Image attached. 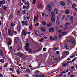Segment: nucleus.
Wrapping results in <instances>:
<instances>
[{
    "instance_id": "obj_1",
    "label": "nucleus",
    "mask_w": 77,
    "mask_h": 77,
    "mask_svg": "<svg viewBox=\"0 0 77 77\" xmlns=\"http://www.w3.org/2000/svg\"><path fill=\"white\" fill-rule=\"evenodd\" d=\"M29 43H27L25 46V49L29 53H30L32 51V50L29 49Z\"/></svg>"
},
{
    "instance_id": "obj_2",
    "label": "nucleus",
    "mask_w": 77,
    "mask_h": 77,
    "mask_svg": "<svg viewBox=\"0 0 77 77\" xmlns=\"http://www.w3.org/2000/svg\"><path fill=\"white\" fill-rule=\"evenodd\" d=\"M5 2H6L5 1H0V8L2 6H3V5H5Z\"/></svg>"
},
{
    "instance_id": "obj_3",
    "label": "nucleus",
    "mask_w": 77,
    "mask_h": 77,
    "mask_svg": "<svg viewBox=\"0 0 77 77\" xmlns=\"http://www.w3.org/2000/svg\"><path fill=\"white\" fill-rule=\"evenodd\" d=\"M54 30V28L52 27L50 28L49 29V31L51 33H52V32H53Z\"/></svg>"
},
{
    "instance_id": "obj_4",
    "label": "nucleus",
    "mask_w": 77,
    "mask_h": 77,
    "mask_svg": "<svg viewBox=\"0 0 77 77\" xmlns=\"http://www.w3.org/2000/svg\"><path fill=\"white\" fill-rule=\"evenodd\" d=\"M26 30H27L26 28L23 29V35H27V34L26 33Z\"/></svg>"
},
{
    "instance_id": "obj_5",
    "label": "nucleus",
    "mask_w": 77,
    "mask_h": 77,
    "mask_svg": "<svg viewBox=\"0 0 77 77\" xmlns=\"http://www.w3.org/2000/svg\"><path fill=\"white\" fill-rule=\"evenodd\" d=\"M36 20L38 21V16H37V17L36 16H35L34 18V22L35 23L36 22Z\"/></svg>"
},
{
    "instance_id": "obj_6",
    "label": "nucleus",
    "mask_w": 77,
    "mask_h": 77,
    "mask_svg": "<svg viewBox=\"0 0 77 77\" xmlns=\"http://www.w3.org/2000/svg\"><path fill=\"white\" fill-rule=\"evenodd\" d=\"M52 26V23L51 22L49 23L46 25V27H50L51 26Z\"/></svg>"
},
{
    "instance_id": "obj_7",
    "label": "nucleus",
    "mask_w": 77,
    "mask_h": 77,
    "mask_svg": "<svg viewBox=\"0 0 77 77\" xmlns=\"http://www.w3.org/2000/svg\"><path fill=\"white\" fill-rule=\"evenodd\" d=\"M51 5L50 4H48V12H51Z\"/></svg>"
},
{
    "instance_id": "obj_8",
    "label": "nucleus",
    "mask_w": 77,
    "mask_h": 77,
    "mask_svg": "<svg viewBox=\"0 0 77 77\" xmlns=\"http://www.w3.org/2000/svg\"><path fill=\"white\" fill-rule=\"evenodd\" d=\"M40 29L41 31H42V32H44L46 31V29H45L44 27H42L40 28Z\"/></svg>"
},
{
    "instance_id": "obj_9",
    "label": "nucleus",
    "mask_w": 77,
    "mask_h": 77,
    "mask_svg": "<svg viewBox=\"0 0 77 77\" xmlns=\"http://www.w3.org/2000/svg\"><path fill=\"white\" fill-rule=\"evenodd\" d=\"M67 2L68 5H72L71 1L70 0H67Z\"/></svg>"
},
{
    "instance_id": "obj_10",
    "label": "nucleus",
    "mask_w": 77,
    "mask_h": 77,
    "mask_svg": "<svg viewBox=\"0 0 77 77\" xmlns=\"http://www.w3.org/2000/svg\"><path fill=\"white\" fill-rule=\"evenodd\" d=\"M60 5H62V6H65V3L64 2L60 1Z\"/></svg>"
},
{
    "instance_id": "obj_11",
    "label": "nucleus",
    "mask_w": 77,
    "mask_h": 77,
    "mask_svg": "<svg viewBox=\"0 0 77 77\" xmlns=\"http://www.w3.org/2000/svg\"><path fill=\"white\" fill-rule=\"evenodd\" d=\"M30 8V6H28L27 7H26V6H23V9H28L29 8Z\"/></svg>"
},
{
    "instance_id": "obj_12",
    "label": "nucleus",
    "mask_w": 77,
    "mask_h": 77,
    "mask_svg": "<svg viewBox=\"0 0 77 77\" xmlns=\"http://www.w3.org/2000/svg\"><path fill=\"white\" fill-rule=\"evenodd\" d=\"M34 33L35 34V36H38V34H37V31L36 29H35L34 30Z\"/></svg>"
},
{
    "instance_id": "obj_13",
    "label": "nucleus",
    "mask_w": 77,
    "mask_h": 77,
    "mask_svg": "<svg viewBox=\"0 0 77 77\" xmlns=\"http://www.w3.org/2000/svg\"><path fill=\"white\" fill-rule=\"evenodd\" d=\"M39 35L40 36V37H42V38L44 37L45 35L42 33H40L39 34Z\"/></svg>"
},
{
    "instance_id": "obj_14",
    "label": "nucleus",
    "mask_w": 77,
    "mask_h": 77,
    "mask_svg": "<svg viewBox=\"0 0 77 77\" xmlns=\"http://www.w3.org/2000/svg\"><path fill=\"white\" fill-rule=\"evenodd\" d=\"M65 13L66 14H69V12L68 9L66 10Z\"/></svg>"
},
{
    "instance_id": "obj_15",
    "label": "nucleus",
    "mask_w": 77,
    "mask_h": 77,
    "mask_svg": "<svg viewBox=\"0 0 77 77\" xmlns=\"http://www.w3.org/2000/svg\"><path fill=\"white\" fill-rule=\"evenodd\" d=\"M51 20L52 22H54L55 21V18L54 17H51Z\"/></svg>"
},
{
    "instance_id": "obj_16",
    "label": "nucleus",
    "mask_w": 77,
    "mask_h": 77,
    "mask_svg": "<svg viewBox=\"0 0 77 77\" xmlns=\"http://www.w3.org/2000/svg\"><path fill=\"white\" fill-rule=\"evenodd\" d=\"M63 66H65L67 65V63L66 62H64L62 64Z\"/></svg>"
},
{
    "instance_id": "obj_17",
    "label": "nucleus",
    "mask_w": 77,
    "mask_h": 77,
    "mask_svg": "<svg viewBox=\"0 0 77 77\" xmlns=\"http://www.w3.org/2000/svg\"><path fill=\"white\" fill-rule=\"evenodd\" d=\"M11 44H12V39H10L9 40L8 42L9 46L10 45H11Z\"/></svg>"
},
{
    "instance_id": "obj_18",
    "label": "nucleus",
    "mask_w": 77,
    "mask_h": 77,
    "mask_svg": "<svg viewBox=\"0 0 77 77\" xmlns=\"http://www.w3.org/2000/svg\"><path fill=\"white\" fill-rule=\"evenodd\" d=\"M54 12L56 14H58V11H57V9H55L54 10Z\"/></svg>"
},
{
    "instance_id": "obj_19",
    "label": "nucleus",
    "mask_w": 77,
    "mask_h": 77,
    "mask_svg": "<svg viewBox=\"0 0 77 77\" xmlns=\"http://www.w3.org/2000/svg\"><path fill=\"white\" fill-rule=\"evenodd\" d=\"M76 6H77V5L76 4H73L72 5V9H74L75 7H76Z\"/></svg>"
},
{
    "instance_id": "obj_20",
    "label": "nucleus",
    "mask_w": 77,
    "mask_h": 77,
    "mask_svg": "<svg viewBox=\"0 0 77 77\" xmlns=\"http://www.w3.org/2000/svg\"><path fill=\"white\" fill-rule=\"evenodd\" d=\"M64 52L65 54H66V55H68L69 54V52L68 51H64Z\"/></svg>"
},
{
    "instance_id": "obj_21",
    "label": "nucleus",
    "mask_w": 77,
    "mask_h": 77,
    "mask_svg": "<svg viewBox=\"0 0 77 77\" xmlns=\"http://www.w3.org/2000/svg\"><path fill=\"white\" fill-rule=\"evenodd\" d=\"M42 24H43V26H45V25H46V23L44 21H43V20L42 21Z\"/></svg>"
},
{
    "instance_id": "obj_22",
    "label": "nucleus",
    "mask_w": 77,
    "mask_h": 77,
    "mask_svg": "<svg viewBox=\"0 0 77 77\" xmlns=\"http://www.w3.org/2000/svg\"><path fill=\"white\" fill-rule=\"evenodd\" d=\"M51 15L52 16L51 17H54L55 16V14H54V12L53 11L51 12Z\"/></svg>"
},
{
    "instance_id": "obj_23",
    "label": "nucleus",
    "mask_w": 77,
    "mask_h": 77,
    "mask_svg": "<svg viewBox=\"0 0 77 77\" xmlns=\"http://www.w3.org/2000/svg\"><path fill=\"white\" fill-rule=\"evenodd\" d=\"M37 7L38 8H40V9H41V8H42V5L41 4H38L37 5Z\"/></svg>"
},
{
    "instance_id": "obj_24",
    "label": "nucleus",
    "mask_w": 77,
    "mask_h": 77,
    "mask_svg": "<svg viewBox=\"0 0 77 77\" xmlns=\"http://www.w3.org/2000/svg\"><path fill=\"white\" fill-rule=\"evenodd\" d=\"M51 59L52 60H56V57H51Z\"/></svg>"
},
{
    "instance_id": "obj_25",
    "label": "nucleus",
    "mask_w": 77,
    "mask_h": 77,
    "mask_svg": "<svg viewBox=\"0 0 77 77\" xmlns=\"http://www.w3.org/2000/svg\"><path fill=\"white\" fill-rule=\"evenodd\" d=\"M67 34V32H64L62 33V35H66Z\"/></svg>"
},
{
    "instance_id": "obj_26",
    "label": "nucleus",
    "mask_w": 77,
    "mask_h": 77,
    "mask_svg": "<svg viewBox=\"0 0 77 77\" xmlns=\"http://www.w3.org/2000/svg\"><path fill=\"white\" fill-rule=\"evenodd\" d=\"M72 39L71 38H69L68 39L67 41L69 42H72Z\"/></svg>"
},
{
    "instance_id": "obj_27",
    "label": "nucleus",
    "mask_w": 77,
    "mask_h": 77,
    "mask_svg": "<svg viewBox=\"0 0 77 77\" xmlns=\"http://www.w3.org/2000/svg\"><path fill=\"white\" fill-rule=\"evenodd\" d=\"M36 76L37 77H45V75H37Z\"/></svg>"
},
{
    "instance_id": "obj_28",
    "label": "nucleus",
    "mask_w": 77,
    "mask_h": 77,
    "mask_svg": "<svg viewBox=\"0 0 77 77\" xmlns=\"http://www.w3.org/2000/svg\"><path fill=\"white\" fill-rule=\"evenodd\" d=\"M56 39H57V37L56 36H54L53 37V40H54V41H56Z\"/></svg>"
},
{
    "instance_id": "obj_29",
    "label": "nucleus",
    "mask_w": 77,
    "mask_h": 77,
    "mask_svg": "<svg viewBox=\"0 0 77 77\" xmlns=\"http://www.w3.org/2000/svg\"><path fill=\"white\" fill-rule=\"evenodd\" d=\"M72 44H76V42L73 40H72Z\"/></svg>"
},
{
    "instance_id": "obj_30",
    "label": "nucleus",
    "mask_w": 77,
    "mask_h": 77,
    "mask_svg": "<svg viewBox=\"0 0 77 77\" xmlns=\"http://www.w3.org/2000/svg\"><path fill=\"white\" fill-rule=\"evenodd\" d=\"M66 62L67 63V65L68 64H69V63H71L72 62V61H66Z\"/></svg>"
},
{
    "instance_id": "obj_31",
    "label": "nucleus",
    "mask_w": 77,
    "mask_h": 77,
    "mask_svg": "<svg viewBox=\"0 0 77 77\" xmlns=\"http://www.w3.org/2000/svg\"><path fill=\"white\" fill-rule=\"evenodd\" d=\"M15 41L16 43H17V42H18V39L17 38H15Z\"/></svg>"
},
{
    "instance_id": "obj_32",
    "label": "nucleus",
    "mask_w": 77,
    "mask_h": 77,
    "mask_svg": "<svg viewBox=\"0 0 77 77\" xmlns=\"http://www.w3.org/2000/svg\"><path fill=\"white\" fill-rule=\"evenodd\" d=\"M58 50V48H53V50L54 51H56V50Z\"/></svg>"
},
{
    "instance_id": "obj_33",
    "label": "nucleus",
    "mask_w": 77,
    "mask_h": 77,
    "mask_svg": "<svg viewBox=\"0 0 77 77\" xmlns=\"http://www.w3.org/2000/svg\"><path fill=\"white\" fill-rule=\"evenodd\" d=\"M29 23V22H28V21H26L25 22V26H27V25H28V24Z\"/></svg>"
},
{
    "instance_id": "obj_34",
    "label": "nucleus",
    "mask_w": 77,
    "mask_h": 77,
    "mask_svg": "<svg viewBox=\"0 0 77 77\" xmlns=\"http://www.w3.org/2000/svg\"><path fill=\"white\" fill-rule=\"evenodd\" d=\"M5 62V60L3 59H1L0 60V62H1V63H3Z\"/></svg>"
},
{
    "instance_id": "obj_35",
    "label": "nucleus",
    "mask_w": 77,
    "mask_h": 77,
    "mask_svg": "<svg viewBox=\"0 0 77 77\" xmlns=\"http://www.w3.org/2000/svg\"><path fill=\"white\" fill-rule=\"evenodd\" d=\"M65 15H63L62 17V20H64V19H65Z\"/></svg>"
},
{
    "instance_id": "obj_36",
    "label": "nucleus",
    "mask_w": 77,
    "mask_h": 77,
    "mask_svg": "<svg viewBox=\"0 0 77 77\" xmlns=\"http://www.w3.org/2000/svg\"><path fill=\"white\" fill-rule=\"evenodd\" d=\"M8 65V63H6L4 65V68H7V65Z\"/></svg>"
},
{
    "instance_id": "obj_37",
    "label": "nucleus",
    "mask_w": 77,
    "mask_h": 77,
    "mask_svg": "<svg viewBox=\"0 0 77 77\" xmlns=\"http://www.w3.org/2000/svg\"><path fill=\"white\" fill-rule=\"evenodd\" d=\"M21 23L23 26H24V25H25V22H24V21H22L21 22Z\"/></svg>"
},
{
    "instance_id": "obj_38",
    "label": "nucleus",
    "mask_w": 77,
    "mask_h": 77,
    "mask_svg": "<svg viewBox=\"0 0 77 77\" xmlns=\"http://www.w3.org/2000/svg\"><path fill=\"white\" fill-rule=\"evenodd\" d=\"M73 19L74 17L73 16H71L70 17V21H72V20Z\"/></svg>"
},
{
    "instance_id": "obj_39",
    "label": "nucleus",
    "mask_w": 77,
    "mask_h": 77,
    "mask_svg": "<svg viewBox=\"0 0 77 77\" xmlns=\"http://www.w3.org/2000/svg\"><path fill=\"white\" fill-rule=\"evenodd\" d=\"M39 71L38 70H37L36 71H35V74H36L37 75V74H39Z\"/></svg>"
},
{
    "instance_id": "obj_40",
    "label": "nucleus",
    "mask_w": 77,
    "mask_h": 77,
    "mask_svg": "<svg viewBox=\"0 0 77 77\" xmlns=\"http://www.w3.org/2000/svg\"><path fill=\"white\" fill-rule=\"evenodd\" d=\"M11 27H12V28H13V27H14V23H12L11 24V26H10Z\"/></svg>"
},
{
    "instance_id": "obj_41",
    "label": "nucleus",
    "mask_w": 77,
    "mask_h": 77,
    "mask_svg": "<svg viewBox=\"0 0 77 77\" xmlns=\"http://www.w3.org/2000/svg\"><path fill=\"white\" fill-rule=\"evenodd\" d=\"M0 54H3V51L2 50L0 49Z\"/></svg>"
},
{
    "instance_id": "obj_42",
    "label": "nucleus",
    "mask_w": 77,
    "mask_h": 77,
    "mask_svg": "<svg viewBox=\"0 0 77 77\" xmlns=\"http://www.w3.org/2000/svg\"><path fill=\"white\" fill-rule=\"evenodd\" d=\"M64 47L66 49H68V47L66 45H64Z\"/></svg>"
},
{
    "instance_id": "obj_43",
    "label": "nucleus",
    "mask_w": 77,
    "mask_h": 77,
    "mask_svg": "<svg viewBox=\"0 0 77 77\" xmlns=\"http://www.w3.org/2000/svg\"><path fill=\"white\" fill-rule=\"evenodd\" d=\"M0 55L2 56V57L3 58V59H5V56L3 55V54H1Z\"/></svg>"
},
{
    "instance_id": "obj_44",
    "label": "nucleus",
    "mask_w": 77,
    "mask_h": 77,
    "mask_svg": "<svg viewBox=\"0 0 77 77\" xmlns=\"http://www.w3.org/2000/svg\"><path fill=\"white\" fill-rule=\"evenodd\" d=\"M17 29L18 32H20V26H18L17 27Z\"/></svg>"
},
{
    "instance_id": "obj_45",
    "label": "nucleus",
    "mask_w": 77,
    "mask_h": 77,
    "mask_svg": "<svg viewBox=\"0 0 77 77\" xmlns=\"http://www.w3.org/2000/svg\"><path fill=\"white\" fill-rule=\"evenodd\" d=\"M49 38L50 39V40H51V41H53V37H52L51 36H50L49 37Z\"/></svg>"
},
{
    "instance_id": "obj_46",
    "label": "nucleus",
    "mask_w": 77,
    "mask_h": 77,
    "mask_svg": "<svg viewBox=\"0 0 77 77\" xmlns=\"http://www.w3.org/2000/svg\"><path fill=\"white\" fill-rule=\"evenodd\" d=\"M30 30H32L33 29V28L32 27V26H30L29 27Z\"/></svg>"
},
{
    "instance_id": "obj_47",
    "label": "nucleus",
    "mask_w": 77,
    "mask_h": 77,
    "mask_svg": "<svg viewBox=\"0 0 77 77\" xmlns=\"http://www.w3.org/2000/svg\"><path fill=\"white\" fill-rule=\"evenodd\" d=\"M75 56V55H72L70 57V58L71 59H72V58H73V57H74Z\"/></svg>"
},
{
    "instance_id": "obj_48",
    "label": "nucleus",
    "mask_w": 77,
    "mask_h": 77,
    "mask_svg": "<svg viewBox=\"0 0 77 77\" xmlns=\"http://www.w3.org/2000/svg\"><path fill=\"white\" fill-rule=\"evenodd\" d=\"M69 24H70V23H66V24H65L64 25V26H68V25H69Z\"/></svg>"
},
{
    "instance_id": "obj_49",
    "label": "nucleus",
    "mask_w": 77,
    "mask_h": 77,
    "mask_svg": "<svg viewBox=\"0 0 77 77\" xmlns=\"http://www.w3.org/2000/svg\"><path fill=\"white\" fill-rule=\"evenodd\" d=\"M62 31H61V30H59L58 31V33H61Z\"/></svg>"
},
{
    "instance_id": "obj_50",
    "label": "nucleus",
    "mask_w": 77,
    "mask_h": 77,
    "mask_svg": "<svg viewBox=\"0 0 77 77\" xmlns=\"http://www.w3.org/2000/svg\"><path fill=\"white\" fill-rule=\"evenodd\" d=\"M39 25V23H37L35 24V26L36 27H38Z\"/></svg>"
},
{
    "instance_id": "obj_51",
    "label": "nucleus",
    "mask_w": 77,
    "mask_h": 77,
    "mask_svg": "<svg viewBox=\"0 0 77 77\" xmlns=\"http://www.w3.org/2000/svg\"><path fill=\"white\" fill-rule=\"evenodd\" d=\"M47 49H46V48H44L43 49V51H45Z\"/></svg>"
},
{
    "instance_id": "obj_52",
    "label": "nucleus",
    "mask_w": 77,
    "mask_h": 77,
    "mask_svg": "<svg viewBox=\"0 0 77 77\" xmlns=\"http://www.w3.org/2000/svg\"><path fill=\"white\" fill-rule=\"evenodd\" d=\"M56 53L57 54H58V55H59L60 54V53H59V51H56Z\"/></svg>"
},
{
    "instance_id": "obj_53",
    "label": "nucleus",
    "mask_w": 77,
    "mask_h": 77,
    "mask_svg": "<svg viewBox=\"0 0 77 77\" xmlns=\"http://www.w3.org/2000/svg\"><path fill=\"white\" fill-rule=\"evenodd\" d=\"M26 5H27L28 6H29L30 4H29V2L27 1L26 2Z\"/></svg>"
},
{
    "instance_id": "obj_54",
    "label": "nucleus",
    "mask_w": 77,
    "mask_h": 77,
    "mask_svg": "<svg viewBox=\"0 0 77 77\" xmlns=\"http://www.w3.org/2000/svg\"><path fill=\"white\" fill-rule=\"evenodd\" d=\"M26 72H30V69H27L26 71Z\"/></svg>"
},
{
    "instance_id": "obj_55",
    "label": "nucleus",
    "mask_w": 77,
    "mask_h": 77,
    "mask_svg": "<svg viewBox=\"0 0 77 77\" xmlns=\"http://www.w3.org/2000/svg\"><path fill=\"white\" fill-rule=\"evenodd\" d=\"M23 56H23V55H21V54H20V57H21V58L23 57Z\"/></svg>"
},
{
    "instance_id": "obj_56",
    "label": "nucleus",
    "mask_w": 77,
    "mask_h": 77,
    "mask_svg": "<svg viewBox=\"0 0 77 77\" xmlns=\"http://www.w3.org/2000/svg\"><path fill=\"white\" fill-rule=\"evenodd\" d=\"M8 32L9 34H10V33H11V30H10V29L8 30Z\"/></svg>"
},
{
    "instance_id": "obj_57",
    "label": "nucleus",
    "mask_w": 77,
    "mask_h": 77,
    "mask_svg": "<svg viewBox=\"0 0 77 77\" xmlns=\"http://www.w3.org/2000/svg\"><path fill=\"white\" fill-rule=\"evenodd\" d=\"M13 14H11L10 15V18H12V17H13Z\"/></svg>"
},
{
    "instance_id": "obj_58",
    "label": "nucleus",
    "mask_w": 77,
    "mask_h": 77,
    "mask_svg": "<svg viewBox=\"0 0 77 77\" xmlns=\"http://www.w3.org/2000/svg\"><path fill=\"white\" fill-rule=\"evenodd\" d=\"M36 2V0H33V4H35Z\"/></svg>"
},
{
    "instance_id": "obj_59",
    "label": "nucleus",
    "mask_w": 77,
    "mask_h": 77,
    "mask_svg": "<svg viewBox=\"0 0 77 77\" xmlns=\"http://www.w3.org/2000/svg\"><path fill=\"white\" fill-rule=\"evenodd\" d=\"M44 41V40L42 38H41V39L39 40V41L40 42H42Z\"/></svg>"
},
{
    "instance_id": "obj_60",
    "label": "nucleus",
    "mask_w": 77,
    "mask_h": 77,
    "mask_svg": "<svg viewBox=\"0 0 77 77\" xmlns=\"http://www.w3.org/2000/svg\"><path fill=\"white\" fill-rule=\"evenodd\" d=\"M6 9H7V7H5L4 8V10L5 11H6Z\"/></svg>"
},
{
    "instance_id": "obj_61",
    "label": "nucleus",
    "mask_w": 77,
    "mask_h": 77,
    "mask_svg": "<svg viewBox=\"0 0 77 77\" xmlns=\"http://www.w3.org/2000/svg\"><path fill=\"white\" fill-rule=\"evenodd\" d=\"M17 14H18V15H20V11L19 10H18L17 11Z\"/></svg>"
},
{
    "instance_id": "obj_62",
    "label": "nucleus",
    "mask_w": 77,
    "mask_h": 77,
    "mask_svg": "<svg viewBox=\"0 0 77 77\" xmlns=\"http://www.w3.org/2000/svg\"><path fill=\"white\" fill-rule=\"evenodd\" d=\"M67 29H68V28L67 27H66L63 28V30H66Z\"/></svg>"
},
{
    "instance_id": "obj_63",
    "label": "nucleus",
    "mask_w": 77,
    "mask_h": 77,
    "mask_svg": "<svg viewBox=\"0 0 77 77\" xmlns=\"http://www.w3.org/2000/svg\"><path fill=\"white\" fill-rule=\"evenodd\" d=\"M16 72H17V74H20V71L19 70H17L16 71Z\"/></svg>"
},
{
    "instance_id": "obj_64",
    "label": "nucleus",
    "mask_w": 77,
    "mask_h": 77,
    "mask_svg": "<svg viewBox=\"0 0 77 77\" xmlns=\"http://www.w3.org/2000/svg\"><path fill=\"white\" fill-rule=\"evenodd\" d=\"M13 69L11 68H9V70L10 71H12L13 70Z\"/></svg>"
}]
</instances>
